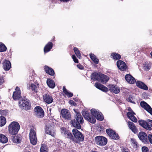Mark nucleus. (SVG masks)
Wrapping results in <instances>:
<instances>
[{"instance_id": "9b49d317", "label": "nucleus", "mask_w": 152, "mask_h": 152, "mask_svg": "<svg viewBox=\"0 0 152 152\" xmlns=\"http://www.w3.org/2000/svg\"><path fill=\"white\" fill-rule=\"evenodd\" d=\"M138 136L139 139L142 142L145 144L148 143V136L146 133L143 132H140L138 134Z\"/></svg>"}, {"instance_id": "09e8293b", "label": "nucleus", "mask_w": 152, "mask_h": 152, "mask_svg": "<svg viewBox=\"0 0 152 152\" xmlns=\"http://www.w3.org/2000/svg\"><path fill=\"white\" fill-rule=\"evenodd\" d=\"M134 99L132 95L130 94L129 96L128 99L129 101L132 103H134V101H132V100Z\"/></svg>"}, {"instance_id": "1a4fd4ad", "label": "nucleus", "mask_w": 152, "mask_h": 152, "mask_svg": "<svg viewBox=\"0 0 152 152\" xmlns=\"http://www.w3.org/2000/svg\"><path fill=\"white\" fill-rule=\"evenodd\" d=\"M96 143L100 145H104L107 142V140L104 137L102 136H98L95 138Z\"/></svg>"}, {"instance_id": "4be33fe9", "label": "nucleus", "mask_w": 152, "mask_h": 152, "mask_svg": "<svg viewBox=\"0 0 152 152\" xmlns=\"http://www.w3.org/2000/svg\"><path fill=\"white\" fill-rule=\"evenodd\" d=\"M125 79L130 84H134L136 82L135 79L129 74H127L125 75Z\"/></svg>"}, {"instance_id": "9d476101", "label": "nucleus", "mask_w": 152, "mask_h": 152, "mask_svg": "<svg viewBox=\"0 0 152 152\" xmlns=\"http://www.w3.org/2000/svg\"><path fill=\"white\" fill-rule=\"evenodd\" d=\"M34 112L36 115L39 118H42L44 116V112L42 108L40 106H37L34 109Z\"/></svg>"}, {"instance_id": "79ce46f5", "label": "nucleus", "mask_w": 152, "mask_h": 152, "mask_svg": "<svg viewBox=\"0 0 152 152\" xmlns=\"http://www.w3.org/2000/svg\"><path fill=\"white\" fill-rule=\"evenodd\" d=\"M0 113L2 116H6L7 115V110H0Z\"/></svg>"}, {"instance_id": "ddd939ff", "label": "nucleus", "mask_w": 152, "mask_h": 152, "mask_svg": "<svg viewBox=\"0 0 152 152\" xmlns=\"http://www.w3.org/2000/svg\"><path fill=\"white\" fill-rule=\"evenodd\" d=\"M61 133H64V136L67 138L69 139L73 142V136L72 133L70 132L68 130H66L64 127H62L61 128Z\"/></svg>"}, {"instance_id": "20e7f679", "label": "nucleus", "mask_w": 152, "mask_h": 152, "mask_svg": "<svg viewBox=\"0 0 152 152\" xmlns=\"http://www.w3.org/2000/svg\"><path fill=\"white\" fill-rule=\"evenodd\" d=\"M45 130L46 134L50 135L52 137L55 136L56 133L54 126L50 121H48L47 122Z\"/></svg>"}, {"instance_id": "473e14b6", "label": "nucleus", "mask_w": 152, "mask_h": 152, "mask_svg": "<svg viewBox=\"0 0 152 152\" xmlns=\"http://www.w3.org/2000/svg\"><path fill=\"white\" fill-rule=\"evenodd\" d=\"M8 139L7 137L4 135L0 134V142L2 143H5L8 142Z\"/></svg>"}, {"instance_id": "a18cd8bd", "label": "nucleus", "mask_w": 152, "mask_h": 152, "mask_svg": "<svg viewBox=\"0 0 152 152\" xmlns=\"http://www.w3.org/2000/svg\"><path fill=\"white\" fill-rule=\"evenodd\" d=\"M72 58L73 59L75 63H77L79 62V61L78 59L77 58L76 56H75V55H72Z\"/></svg>"}, {"instance_id": "bf43d9fd", "label": "nucleus", "mask_w": 152, "mask_h": 152, "mask_svg": "<svg viewBox=\"0 0 152 152\" xmlns=\"http://www.w3.org/2000/svg\"><path fill=\"white\" fill-rule=\"evenodd\" d=\"M48 150H45L40 151V152H48Z\"/></svg>"}, {"instance_id": "4c0bfd02", "label": "nucleus", "mask_w": 152, "mask_h": 152, "mask_svg": "<svg viewBox=\"0 0 152 152\" xmlns=\"http://www.w3.org/2000/svg\"><path fill=\"white\" fill-rule=\"evenodd\" d=\"M13 138V141L14 142L16 143H19L20 141V137L18 135H15Z\"/></svg>"}, {"instance_id": "aec40b11", "label": "nucleus", "mask_w": 152, "mask_h": 152, "mask_svg": "<svg viewBox=\"0 0 152 152\" xmlns=\"http://www.w3.org/2000/svg\"><path fill=\"white\" fill-rule=\"evenodd\" d=\"M109 90L111 92L115 94H118L120 91V88L114 85H109L108 86Z\"/></svg>"}, {"instance_id": "7ed1b4c3", "label": "nucleus", "mask_w": 152, "mask_h": 152, "mask_svg": "<svg viewBox=\"0 0 152 152\" xmlns=\"http://www.w3.org/2000/svg\"><path fill=\"white\" fill-rule=\"evenodd\" d=\"M8 132L11 135H15L18 133L20 127L19 124L16 121L12 122L8 126Z\"/></svg>"}, {"instance_id": "5701e85b", "label": "nucleus", "mask_w": 152, "mask_h": 152, "mask_svg": "<svg viewBox=\"0 0 152 152\" xmlns=\"http://www.w3.org/2000/svg\"><path fill=\"white\" fill-rule=\"evenodd\" d=\"M53 44L52 42H48L45 46L44 48V52L46 53L52 49Z\"/></svg>"}, {"instance_id": "f257e3e1", "label": "nucleus", "mask_w": 152, "mask_h": 152, "mask_svg": "<svg viewBox=\"0 0 152 152\" xmlns=\"http://www.w3.org/2000/svg\"><path fill=\"white\" fill-rule=\"evenodd\" d=\"M73 110L76 115H75V119L71 121V124L76 128L73 129L72 130L74 136L73 142L75 143H79L80 142L84 140V138L83 134L77 129H81V124H83L84 120L80 113L78 112V110L74 109Z\"/></svg>"}, {"instance_id": "f8f14e48", "label": "nucleus", "mask_w": 152, "mask_h": 152, "mask_svg": "<svg viewBox=\"0 0 152 152\" xmlns=\"http://www.w3.org/2000/svg\"><path fill=\"white\" fill-rule=\"evenodd\" d=\"M61 114L62 117L65 119L69 120L71 118L70 113L67 109H62L61 110Z\"/></svg>"}, {"instance_id": "f704fd0d", "label": "nucleus", "mask_w": 152, "mask_h": 152, "mask_svg": "<svg viewBox=\"0 0 152 152\" xmlns=\"http://www.w3.org/2000/svg\"><path fill=\"white\" fill-rule=\"evenodd\" d=\"M73 50L77 58L79 59L81 58L82 56L80 51L77 48L75 47L73 48Z\"/></svg>"}, {"instance_id": "8fccbe9b", "label": "nucleus", "mask_w": 152, "mask_h": 152, "mask_svg": "<svg viewBox=\"0 0 152 152\" xmlns=\"http://www.w3.org/2000/svg\"><path fill=\"white\" fill-rule=\"evenodd\" d=\"M69 103L72 105V106H76L77 105V104L75 102L72 100H70L69 101Z\"/></svg>"}, {"instance_id": "e433bc0d", "label": "nucleus", "mask_w": 152, "mask_h": 152, "mask_svg": "<svg viewBox=\"0 0 152 152\" xmlns=\"http://www.w3.org/2000/svg\"><path fill=\"white\" fill-rule=\"evenodd\" d=\"M96 118L98 120L102 121L104 119V116L102 113L101 112H99L98 115H97Z\"/></svg>"}, {"instance_id": "a19ab883", "label": "nucleus", "mask_w": 152, "mask_h": 152, "mask_svg": "<svg viewBox=\"0 0 152 152\" xmlns=\"http://www.w3.org/2000/svg\"><path fill=\"white\" fill-rule=\"evenodd\" d=\"M151 66L148 64L146 63L144 64L143 68L146 71H148L150 68Z\"/></svg>"}, {"instance_id": "6ab92c4d", "label": "nucleus", "mask_w": 152, "mask_h": 152, "mask_svg": "<svg viewBox=\"0 0 152 152\" xmlns=\"http://www.w3.org/2000/svg\"><path fill=\"white\" fill-rule=\"evenodd\" d=\"M31 89L33 93H38L39 90V84L38 83H31L30 86Z\"/></svg>"}, {"instance_id": "6e6d98bb", "label": "nucleus", "mask_w": 152, "mask_h": 152, "mask_svg": "<svg viewBox=\"0 0 152 152\" xmlns=\"http://www.w3.org/2000/svg\"><path fill=\"white\" fill-rule=\"evenodd\" d=\"M72 0H59L61 2H67Z\"/></svg>"}, {"instance_id": "3c124183", "label": "nucleus", "mask_w": 152, "mask_h": 152, "mask_svg": "<svg viewBox=\"0 0 152 152\" xmlns=\"http://www.w3.org/2000/svg\"><path fill=\"white\" fill-rule=\"evenodd\" d=\"M77 67L80 70H83L84 69V66L80 64H77Z\"/></svg>"}, {"instance_id": "680f3d73", "label": "nucleus", "mask_w": 152, "mask_h": 152, "mask_svg": "<svg viewBox=\"0 0 152 152\" xmlns=\"http://www.w3.org/2000/svg\"><path fill=\"white\" fill-rule=\"evenodd\" d=\"M130 109H131V108H130V109H128V110L129 111H130V112H131L132 111V110H131Z\"/></svg>"}, {"instance_id": "dca6fc26", "label": "nucleus", "mask_w": 152, "mask_h": 152, "mask_svg": "<svg viewBox=\"0 0 152 152\" xmlns=\"http://www.w3.org/2000/svg\"><path fill=\"white\" fill-rule=\"evenodd\" d=\"M140 105L142 108L152 115V108L146 102L144 101H141L140 102Z\"/></svg>"}, {"instance_id": "603ef678", "label": "nucleus", "mask_w": 152, "mask_h": 152, "mask_svg": "<svg viewBox=\"0 0 152 152\" xmlns=\"http://www.w3.org/2000/svg\"><path fill=\"white\" fill-rule=\"evenodd\" d=\"M63 92L66 95L68 93V92L67 91V90L66 89L65 87L64 86L63 88Z\"/></svg>"}, {"instance_id": "393cba45", "label": "nucleus", "mask_w": 152, "mask_h": 152, "mask_svg": "<svg viewBox=\"0 0 152 152\" xmlns=\"http://www.w3.org/2000/svg\"><path fill=\"white\" fill-rule=\"evenodd\" d=\"M44 69L47 73L52 76L54 75L55 72L52 68L48 66L45 65L44 67Z\"/></svg>"}, {"instance_id": "72a5a7b5", "label": "nucleus", "mask_w": 152, "mask_h": 152, "mask_svg": "<svg viewBox=\"0 0 152 152\" xmlns=\"http://www.w3.org/2000/svg\"><path fill=\"white\" fill-rule=\"evenodd\" d=\"M90 57L91 60L96 64H98L99 63V59L96 58V56L94 54L91 53L90 54Z\"/></svg>"}, {"instance_id": "0eeeda50", "label": "nucleus", "mask_w": 152, "mask_h": 152, "mask_svg": "<svg viewBox=\"0 0 152 152\" xmlns=\"http://www.w3.org/2000/svg\"><path fill=\"white\" fill-rule=\"evenodd\" d=\"M138 122L139 124L145 129L151 130L152 127V120L148 119L147 121L143 120H140Z\"/></svg>"}, {"instance_id": "ea45409f", "label": "nucleus", "mask_w": 152, "mask_h": 152, "mask_svg": "<svg viewBox=\"0 0 152 152\" xmlns=\"http://www.w3.org/2000/svg\"><path fill=\"white\" fill-rule=\"evenodd\" d=\"M132 111L131 112H128L127 113L126 115L128 118L130 119V118H132L133 116L135 114V113L133 111L130 109Z\"/></svg>"}, {"instance_id": "c03bdc74", "label": "nucleus", "mask_w": 152, "mask_h": 152, "mask_svg": "<svg viewBox=\"0 0 152 152\" xmlns=\"http://www.w3.org/2000/svg\"><path fill=\"white\" fill-rule=\"evenodd\" d=\"M142 152H148L149 149L148 148L145 146H142L141 148Z\"/></svg>"}, {"instance_id": "c9c22d12", "label": "nucleus", "mask_w": 152, "mask_h": 152, "mask_svg": "<svg viewBox=\"0 0 152 152\" xmlns=\"http://www.w3.org/2000/svg\"><path fill=\"white\" fill-rule=\"evenodd\" d=\"M6 121L4 116L0 117V126H3L6 124Z\"/></svg>"}, {"instance_id": "052dcab7", "label": "nucleus", "mask_w": 152, "mask_h": 152, "mask_svg": "<svg viewBox=\"0 0 152 152\" xmlns=\"http://www.w3.org/2000/svg\"><path fill=\"white\" fill-rule=\"evenodd\" d=\"M150 54L152 58V51L150 53Z\"/></svg>"}, {"instance_id": "f03ea898", "label": "nucleus", "mask_w": 152, "mask_h": 152, "mask_svg": "<svg viewBox=\"0 0 152 152\" xmlns=\"http://www.w3.org/2000/svg\"><path fill=\"white\" fill-rule=\"evenodd\" d=\"M91 111L92 115H90L88 111L85 110L82 111V114L86 120L91 123L94 124L96 122L95 118L99 112L95 109H92Z\"/></svg>"}, {"instance_id": "58836bf2", "label": "nucleus", "mask_w": 152, "mask_h": 152, "mask_svg": "<svg viewBox=\"0 0 152 152\" xmlns=\"http://www.w3.org/2000/svg\"><path fill=\"white\" fill-rule=\"evenodd\" d=\"M7 49V48L4 44L2 43H0V52L5 51Z\"/></svg>"}, {"instance_id": "bb28decb", "label": "nucleus", "mask_w": 152, "mask_h": 152, "mask_svg": "<svg viewBox=\"0 0 152 152\" xmlns=\"http://www.w3.org/2000/svg\"><path fill=\"white\" fill-rule=\"evenodd\" d=\"M101 74V73H97L96 72H94L91 74V79L99 82L100 81Z\"/></svg>"}, {"instance_id": "69168bd1", "label": "nucleus", "mask_w": 152, "mask_h": 152, "mask_svg": "<svg viewBox=\"0 0 152 152\" xmlns=\"http://www.w3.org/2000/svg\"><path fill=\"white\" fill-rule=\"evenodd\" d=\"M1 104V102H0V105Z\"/></svg>"}, {"instance_id": "4d7b16f0", "label": "nucleus", "mask_w": 152, "mask_h": 152, "mask_svg": "<svg viewBox=\"0 0 152 152\" xmlns=\"http://www.w3.org/2000/svg\"><path fill=\"white\" fill-rule=\"evenodd\" d=\"M55 37L54 36H53V38L52 39H51V41L52 42H54L55 40Z\"/></svg>"}, {"instance_id": "338daca9", "label": "nucleus", "mask_w": 152, "mask_h": 152, "mask_svg": "<svg viewBox=\"0 0 152 152\" xmlns=\"http://www.w3.org/2000/svg\"><path fill=\"white\" fill-rule=\"evenodd\" d=\"M121 1H123V0H121Z\"/></svg>"}, {"instance_id": "de8ad7c7", "label": "nucleus", "mask_w": 152, "mask_h": 152, "mask_svg": "<svg viewBox=\"0 0 152 152\" xmlns=\"http://www.w3.org/2000/svg\"><path fill=\"white\" fill-rule=\"evenodd\" d=\"M131 121L134 122H137V118H136L135 116H134V115L132 116V118H130L129 119Z\"/></svg>"}, {"instance_id": "a211bd4d", "label": "nucleus", "mask_w": 152, "mask_h": 152, "mask_svg": "<svg viewBox=\"0 0 152 152\" xmlns=\"http://www.w3.org/2000/svg\"><path fill=\"white\" fill-rule=\"evenodd\" d=\"M43 99L44 102L48 104H50L53 101V97L50 94H44L43 96Z\"/></svg>"}, {"instance_id": "f3484780", "label": "nucleus", "mask_w": 152, "mask_h": 152, "mask_svg": "<svg viewBox=\"0 0 152 152\" xmlns=\"http://www.w3.org/2000/svg\"><path fill=\"white\" fill-rule=\"evenodd\" d=\"M117 65L118 68L121 71H126L127 68L126 64L121 60H118L117 62Z\"/></svg>"}, {"instance_id": "423d86ee", "label": "nucleus", "mask_w": 152, "mask_h": 152, "mask_svg": "<svg viewBox=\"0 0 152 152\" xmlns=\"http://www.w3.org/2000/svg\"><path fill=\"white\" fill-rule=\"evenodd\" d=\"M19 107L22 109L26 110H30L31 107V104L30 102L27 100L22 99L19 102Z\"/></svg>"}, {"instance_id": "7c9ffc66", "label": "nucleus", "mask_w": 152, "mask_h": 152, "mask_svg": "<svg viewBox=\"0 0 152 152\" xmlns=\"http://www.w3.org/2000/svg\"><path fill=\"white\" fill-rule=\"evenodd\" d=\"M47 83L48 86L51 88H53L55 86V83L53 80L48 79Z\"/></svg>"}, {"instance_id": "39448f33", "label": "nucleus", "mask_w": 152, "mask_h": 152, "mask_svg": "<svg viewBox=\"0 0 152 152\" xmlns=\"http://www.w3.org/2000/svg\"><path fill=\"white\" fill-rule=\"evenodd\" d=\"M29 138L30 143L33 145H35L37 142V137L36 131L34 128H31L29 134Z\"/></svg>"}, {"instance_id": "2f4dec72", "label": "nucleus", "mask_w": 152, "mask_h": 152, "mask_svg": "<svg viewBox=\"0 0 152 152\" xmlns=\"http://www.w3.org/2000/svg\"><path fill=\"white\" fill-rule=\"evenodd\" d=\"M131 144L134 148H137L139 146V144L134 138H131L130 140Z\"/></svg>"}, {"instance_id": "2eb2a0df", "label": "nucleus", "mask_w": 152, "mask_h": 152, "mask_svg": "<svg viewBox=\"0 0 152 152\" xmlns=\"http://www.w3.org/2000/svg\"><path fill=\"white\" fill-rule=\"evenodd\" d=\"M140 105L142 108L152 115V108L146 102L144 101H141L140 102Z\"/></svg>"}, {"instance_id": "cd10ccee", "label": "nucleus", "mask_w": 152, "mask_h": 152, "mask_svg": "<svg viewBox=\"0 0 152 152\" xmlns=\"http://www.w3.org/2000/svg\"><path fill=\"white\" fill-rule=\"evenodd\" d=\"M128 123V126L132 131L134 133H137V130L134 124L130 121H129Z\"/></svg>"}, {"instance_id": "4468645a", "label": "nucleus", "mask_w": 152, "mask_h": 152, "mask_svg": "<svg viewBox=\"0 0 152 152\" xmlns=\"http://www.w3.org/2000/svg\"><path fill=\"white\" fill-rule=\"evenodd\" d=\"M15 91L13 93L12 98L15 100H19L21 97V91L19 87L17 86L15 89Z\"/></svg>"}, {"instance_id": "c85d7f7f", "label": "nucleus", "mask_w": 152, "mask_h": 152, "mask_svg": "<svg viewBox=\"0 0 152 152\" xmlns=\"http://www.w3.org/2000/svg\"><path fill=\"white\" fill-rule=\"evenodd\" d=\"M109 77L103 74H101L100 79V81L103 84L105 83L109 80Z\"/></svg>"}, {"instance_id": "13d9d810", "label": "nucleus", "mask_w": 152, "mask_h": 152, "mask_svg": "<svg viewBox=\"0 0 152 152\" xmlns=\"http://www.w3.org/2000/svg\"><path fill=\"white\" fill-rule=\"evenodd\" d=\"M122 152H130L129 151H126V149L125 148H124L123 149V151H122Z\"/></svg>"}, {"instance_id": "5fc2aeb1", "label": "nucleus", "mask_w": 152, "mask_h": 152, "mask_svg": "<svg viewBox=\"0 0 152 152\" xmlns=\"http://www.w3.org/2000/svg\"><path fill=\"white\" fill-rule=\"evenodd\" d=\"M66 95H67L69 97H71L73 96V94L72 93L68 92Z\"/></svg>"}, {"instance_id": "6e6552de", "label": "nucleus", "mask_w": 152, "mask_h": 152, "mask_svg": "<svg viewBox=\"0 0 152 152\" xmlns=\"http://www.w3.org/2000/svg\"><path fill=\"white\" fill-rule=\"evenodd\" d=\"M106 132L111 139L115 140H118L119 139V137L118 134L111 129H107Z\"/></svg>"}, {"instance_id": "b1692460", "label": "nucleus", "mask_w": 152, "mask_h": 152, "mask_svg": "<svg viewBox=\"0 0 152 152\" xmlns=\"http://www.w3.org/2000/svg\"><path fill=\"white\" fill-rule=\"evenodd\" d=\"M3 68L5 71L10 70L11 67V64L10 61L4 60L3 63Z\"/></svg>"}, {"instance_id": "c756f323", "label": "nucleus", "mask_w": 152, "mask_h": 152, "mask_svg": "<svg viewBox=\"0 0 152 152\" xmlns=\"http://www.w3.org/2000/svg\"><path fill=\"white\" fill-rule=\"evenodd\" d=\"M110 57L115 61L119 60L121 58V55L115 52L111 53L110 54Z\"/></svg>"}, {"instance_id": "a878e982", "label": "nucleus", "mask_w": 152, "mask_h": 152, "mask_svg": "<svg viewBox=\"0 0 152 152\" xmlns=\"http://www.w3.org/2000/svg\"><path fill=\"white\" fill-rule=\"evenodd\" d=\"M136 86L139 88L145 90L148 89V86L142 82L140 81H137L136 83Z\"/></svg>"}, {"instance_id": "0e129e2a", "label": "nucleus", "mask_w": 152, "mask_h": 152, "mask_svg": "<svg viewBox=\"0 0 152 152\" xmlns=\"http://www.w3.org/2000/svg\"><path fill=\"white\" fill-rule=\"evenodd\" d=\"M75 99H74V100H75Z\"/></svg>"}, {"instance_id": "37998d69", "label": "nucleus", "mask_w": 152, "mask_h": 152, "mask_svg": "<svg viewBox=\"0 0 152 152\" xmlns=\"http://www.w3.org/2000/svg\"><path fill=\"white\" fill-rule=\"evenodd\" d=\"M44 150H48L46 145L45 144H42L40 149V151H42Z\"/></svg>"}, {"instance_id": "49530a36", "label": "nucleus", "mask_w": 152, "mask_h": 152, "mask_svg": "<svg viewBox=\"0 0 152 152\" xmlns=\"http://www.w3.org/2000/svg\"><path fill=\"white\" fill-rule=\"evenodd\" d=\"M148 140L149 142L152 144V134H149L148 135Z\"/></svg>"}, {"instance_id": "e2e57ef3", "label": "nucleus", "mask_w": 152, "mask_h": 152, "mask_svg": "<svg viewBox=\"0 0 152 152\" xmlns=\"http://www.w3.org/2000/svg\"><path fill=\"white\" fill-rule=\"evenodd\" d=\"M150 152H152V149L151 150H150Z\"/></svg>"}, {"instance_id": "412c9836", "label": "nucleus", "mask_w": 152, "mask_h": 152, "mask_svg": "<svg viewBox=\"0 0 152 152\" xmlns=\"http://www.w3.org/2000/svg\"><path fill=\"white\" fill-rule=\"evenodd\" d=\"M94 85L96 88L103 92H107L108 91V89L107 87L99 83H96Z\"/></svg>"}, {"instance_id": "864d4df0", "label": "nucleus", "mask_w": 152, "mask_h": 152, "mask_svg": "<svg viewBox=\"0 0 152 152\" xmlns=\"http://www.w3.org/2000/svg\"><path fill=\"white\" fill-rule=\"evenodd\" d=\"M4 82V79L2 77L0 76V86Z\"/></svg>"}]
</instances>
